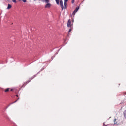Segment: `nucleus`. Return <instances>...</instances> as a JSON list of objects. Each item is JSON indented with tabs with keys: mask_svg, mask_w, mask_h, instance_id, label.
Wrapping results in <instances>:
<instances>
[{
	"mask_svg": "<svg viewBox=\"0 0 126 126\" xmlns=\"http://www.w3.org/2000/svg\"><path fill=\"white\" fill-rule=\"evenodd\" d=\"M72 25H71V21L70 19H69L68 20V23H67V27H71Z\"/></svg>",
	"mask_w": 126,
	"mask_h": 126,
	"instance_id": "obj_1",
	"label": "nucleus"
},
{
	"mask_svg": "<svg viewBox=\"0 0 126 126\" xmlns=\"http://www.w3.org/2000/svg\"><path fill=\"white\" fill-rule=\"evenodd\" d=\"M60 5L62 8V10H63V1L62 0H60Z\"/></svg>",
	"mask_w": 126,
	"mask_h": 126,
	"instance_id": "obj_2",
	"label": "nucleus"
},
{
	"mask_svg": "<svg viewBox=\"0 0 126 126\" xmlns=\"http://www.w3.org/2000/svg\"><path fill=\"white\" fill-rule=\"evenodd\" d=\"M79 9V8L77 7L75 10L73 11L72 14L73 15H75V13L76 12H77V11H78V10Z\"/></svg>",
	"mask_w": 126,
	"mask_h": 126,
	"instance_id": "obj_3",
	"label": "nucleus"
},
{
	"mask_svg": "<svg viewBox=\"0 0 126 126\" xmlns=\"http://www.w3.org/2000/svg\"><path fill=\"white\" fill-rule=\"evenodd\" d=\"M114 125H118L119 124V120L116 118H115L114 120Z\"/></svg>",
	"mask_w": 126,
	"mask_h": 126,
	"instance_id": "obj_4",
	"label": "nucleus"
},
{
	"mask_svg": "<svg viewBox=\"0 0 126 126\" xmlns=\"http://www.w3.org/2000/svg\"><path fill=\"white\" fill-rule=\"evenodd\" d=\"M45 7V8H50L51 7V4L47 3Z\"/></svg>",
	"mask_w": 126,
	"mask_h": 126,
	"instance_id": "obj_5",
	"label": "nucleus"
},
{
	"mask_svg": "<svg viewBox=\"0 0 126 126\" xmlns=\"http://www.w3.org/2000/svg\"><path fill=\"white\" fill-rule=\"evenodd\" d=\"M64 5L65 6L64 9L66 8V6L67 5V1H64Z\"/></svg>",
	"mask_w": 126,
	"mask_h": 126,
	"instance_id": "obj_6",
	"label": "nucleus"
},
{
	"mask_svg": "<svg viewBox=\"0 0 126 126\" xmlns=\"http://www.w3.org/2000/svg\"><path fill=\"white\" fill-rule=\"evenodd\" d=\"M10 8H11V5H10V4H8L7 9H10Z\"/></svg>",
	"mask_w": 126,
	"mask_h": 126,
	"instance_id": "obj_7",
	"label": "nucleus"
},
{
	"mask_svg": "<svg viewBox=\"0 0 126 126\" xmlns=\"http://www.w3.org/2000/svg\"><path fill=\"white\" fill-rule=\"evenodd\" d=\"M29 82H30V80H28L27 82H25L23 85H25V84H27V83H29Z\"/></svg>",
	"mask_w": 126,
	"mask_h": 126,
	"instance_id": "obj_8",
	"label": "nucleus"
},
{
	"mask_svg": "<svg viewBox=\"0 0 126 126\" xmlns=\"http://www.w3.org/2000/svg\"><path fill=\"white\" fill-rule=\"evenodd\" d=\"M55 1L56 2L57 4H59L60 0H55Z\"/></svg>",
	"mask_w": 126,
	"mask_h": 126,
	"instance_id": "obj_9",
	"label": "nucleus"
},
{
	"mask_svg": "<svg viewBox=\"0 0 126 126\" xmlns=\"http://www.w3.org/2000/svg\"><path fill=\"white\" fill-rule=\"evenodd\" d=\"M5 92H8L9 91V88H7L5 90Z\"/></svg>",
	"mask_w": 126,
	"mask_h": 126,
	"instance_id": "obj_10",
	"label": "nucleus"
},
{
	"mask_svg": "<svg viewBox=\"0 0 126 126\" xmlns=\"http://www.w3.org/2000/svg\"><path fill=\"white\" fill-rule=\"evenodd\" d=\"M45 0V2H46V3H49V2H50V0Z\"/></svg>",
	"mask_w": 126,
	"mask_h": 126,
	"instance_id": "obj_11",
	"label": "nucleus"
},
{
	"mask_svg": "<svg viewBox=\"0 0 126 126\" xmlns=\"http://www.w3.org/2000/svg\"><path fill=\"white\" fill-rule=\"evenodd\" d=\"M72 30V29H70L69 30V31L68 32V34H69V33H70V32H71V31Z\"/></svg>",
	"mask_w": 126,
	"mask_h": 126,
	"instance_id": "obj_12",
	"label": "nucleus"
},
{
	"mask_svg": "<svg viewBox=\"0 0 126 126\" xmlns=\"http://www.w3.org/2000/svg\"><path fill=\"white\" fill-rule=\"evenodd\" d=\"M108 126V125H107V124H105V123H104L103 126Z\"/></svg>",
	"mask_w": 126,
	"mask_h": 126,
	"instance_id": "obj_13",
	"label": "nucleus"
},
{
	"mask_svg": "<svg viewBox=\"0 0 126 126\" xmlns=\"http://www.w3.org/2000/svg\"><path fill=\"white\" fill-rule=\"evenodd\" d=\"M13 2H16V0H12Z\"/></svg>",
	"mask_w": 126,
	"mask_h": 126,
	"instance_id": "obj_14",
	"label": "nucleus"
},
{
	"mask_svg": "<svg viewBox=\"0 0 126 126\" xmlns=\"http://www.w3.org/2000/svg\"><path fill=\"white\" fill-rule=\"evenodd\" d=\"M23 2H26V0H22Z\"/></svg>",
	"mask_w": 126,
	"mask_h": 126,
	"instance_id": "obj_15",
	"label": "nucleus"
},
{
	"mask_svg": "<svg viewBox=\"0 0 126 126\" xmlns=\"http://www.w3.org/2000/svg\"><path fill=\"white\" fill-rule=\"evenodd\" d=\"M72 3H74V0H72Z\"/></svg>",
	"mask_w": 126,
	"mask_h": 126,
	"instance_id": "obj_16",
	"label": "nucleus"
},
{
	"mask_svg": "<svg viewBox=\"0 0 126 126\" xmlns=\"http://www.w3.org/2000/svg\"><path fill=\"white\" fill-rule=\"evenodd\" d=\"M64 1H68V0H64Z\"/></svg>",
	"mask_w": 126,
	"mask_h": 126,
	"instance_id": "obj_17",
	"label": "nucleus"
},
{
	"mask_svg": "<svg viewBox=\"0 0 126 126\" xmlns=\"http://www.w3.org/2000/svg\"><path fill=\"white\" fill-rule=\"evenodd\" d=\"M16 102H17V100H16L15 102H14L13 103H16Z\"/></svg>",
	"mask_w": 126,
	"mask_h": 126,
	"instance_id": "obj_18",
	"label": "nucleus"
},
{
	"mask_svg": "<svg viewBox=\"0 0 126 126\" xmlns=\"http://www.w3.org/2000/svg\"><path fill=\"white\" fill-rule=\"evenodd\" d=\"M13 91V89H11V91Z\"/></svg>",
	"mask_w": 126,
	"mask_h": 126,
	"instance_id": "obj_19",
	"label": "nucleus"
},
{
	"mask_svg": "<svg viewBox=\"0 0 126 126\" xmlns=\"http://www.w3.org/2000/svg\"><path fill=\"white\" fill-rule=\"evenodd\" d=\"M34 1H36V0H34Z\"/></svg>",
	"mask_w": 126,
	"mask_h": 126,
	"instance_id": "obj_20",
	"label": "nucleus"
},
{
	"mask_svg": "<svg viewBox=\"0 0 126 126\" xmlns=\"http://www.w3.org/2000/svg\"><path fill=\"white\" fill-rule=\"evenodd\" d=\"M17 97H18V95H16Z\"/></svg>",
	"mask_w": 126,
	"mask_h": 126,
	"instance_id": "obj_21",
	"label": "nucleus"
}]
</instances>
